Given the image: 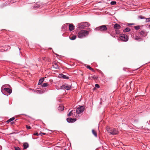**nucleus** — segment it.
<instances>
[{
  "label": "nucleus",
  "instance_id": "nucleus-26",
  "mask_svg": "<svg viewBox=\"0 0 150 150\" xmlns=\"http://www.w3.org/2000/svg\"><path fill=\"white\" fill-rule=\"evenodd\" d=\"M140 27L139 26H135L134 27V28L136 30L139 29L140 28Z\"/></svg>",
  "mask_w": 150,
  "mask_h": 150
},
{
  "label": "nucleus",
  "instance_id": "nucleus-17",
  "mask_svg": "<svg viewBox=\"0 0 150 150\" xmlns=\"http://www.w3.org/2000/svg\"><path fill=\"white\" fill-rule=\"evenodd\" d=\"M76 36L75 35H73L71 37H69L70 39L71 40H73L76 39Z\"/></svg>",
  "mask_w": 150,
  "mask_h": 150
},
{
  "label": "nucleus",
  "instance_id": "nucleus-33",
  "mask_svg": "<svg viewBox=\"0 0 150 150\" xmlns=\"http://www.w3.org/2000/svg\"><path fill=\"white\" fill-rule=\"evenodd\" d=\"M15 150H20V149L18 147H14Z\"/></svg>",
  "mask_w": 150,
  "mask_h": 150
},
{
  "label": "nucleus",
  "instance_id": "nucleus-11",
  "mask_svg": "<svg viewBox=\"0 0 150 150\" xmlns=\"http://www.w3.org/2000/svg\"><path fill=\"white\" fill-rule=\"evenodd\" d=\"M114 28L115 29H119L120 28V25L116 23L114 25Z\"/></svg>",
  "mask_w": 150,
  "mask_h": 150
},
{
  "label": "nucleus",
  "instance_id": "nucleus-3",
  "mask_svg": "<svg viewBox=\"0 0 150 150\" xmlns=\"http://www.w3.org/2000/svg\"><path fill=\"white\" fill-rule=\"evenodd\" d=\"M107 29V28L106 27V25H101L95 28L96 30L101 31H105Z\"/></svg>",
  "mask_w": 150,
  "mask_h": 150
},
{
  "label": "nucleus",
  "instance_id": "nucleus-22",
  "mask_svg": "<svg viewBox=\"0 0 150 150\" xmlns=\"http://www.w3.org/2000/svg\"><path fill=\"white\" fill-rule=\"evenodd\" d=\"M59 110H60L62 111L64 110V107L63 106L61 105L60 106L59 108Z\"/></svg>",
  "mask_w": 150,
  "mask_h": 150
},
{
  "label": "nucleus",
  "instance_id": "nucleus-43",
  "mask_svg": "<svg viewBox=\"0 0 150 150\" xmlns=\"http://www.w3.org/2000/svg\"><path fill=\"white\" fill-rule=\"evenodd\" d=\"M13 122H11V124H13Z\"/></svg>",
  "mask_w": 150,
  "mask_h": 150
},
{
  "label": "nucleus",
  "instance_id": "nucleus-30",
  "mask_svg": "<svg viewBox=\"0 0 150 150\" xmlns=\"http://www.w3.org/2000/svg\"><path fill=\"white\" fill-rule=\"evenodd\" d=\"M139 18H140V19H146V18L145 17H144V16H141V15L139 16Z\"/></svg>",
  "mask_w": 150,
  "mask_h": 150
},
{
  "label": "nucleus",
  "instance_id": "nucleus-40",
  "mask_svg": "<svg viewBox=\"0 0 150 150\" xmlns=\"http://www.w3.org/2000/svg\"><path fill=\"white\" fill-rule=\"evenodd\" d=\"M107 57H110V56H109V55H108Z\"/></svg>",
  "mask_w": 150,
  "mask_h": 150
},
{
  "label": "nucleus",
  "instance_id": "nucleus-34",
  "mask_svg": "<svg viewBox=\"0 0 150 150\" xmlns=\"http://www.w3.org/2000/svg\"><path fill=\"white\" fill-rule=\"evenodd\" d=\"M39 134L40 135H43L45 134L46 133H43V132H41V133H40Z\"/></svg>",
  "mask_w": 150,
  "mask_h": 150
},
{
  "label": "nucleus",
  "instance_id": "nucleus-20",
  "mask_svg": "<svg viewBox=\"0 0 150 150\" xmlns=\"http://www.w3.org/2000/svg\"><path fill=\"white\" fill-rule=\"evenodd\" d=\"M86 67L89 69L91 71H94V70L91 67L89 66V65H87L86 66Z\"/></svg>",
  "mask_w": 150,
  "mask_h": 150
},
{
  "label": "nucleus",
  "instance_id": "nucleus-28",
  "mask_svg": "<svg viewBox=\"0 0 150 150\" xmlns=\"http://www.w3.org/2000/svg\"><path fill=\"white\" fill-rule=\"evenodd\" d=\"M72 111V110L71 111H70L69 112V114L68 115V116L70 117V116H71L73 114Z\"/></svg>",
  "mask_w": 150,
  "mask_h": 150
},
{
  "label": "nucleus",
  "instance_id": "nucleus-8",
  "mask_svg": "<svg viewBox=\"0 0 150 150\" xmlns=\"http://www.w3.org/2000/svg\"><path fill=\"white\" fill-rule=\"evenodd\" d=\"M67 121L69 122H73L76 120V119H73L71 118H68L67 119Z\"/></svg>",
  "mask_w": 150,
  "mask_h": 150
},
{
  "label": "nucleus",
  "instance_id": "nucleus-39",
  "mask_svg": "<svg viewBox=\"0 0 150 150\" xmlns=\"http://www.w3.org/2000/svg\"><path fill=\"white\" fill-rule=\"evenodd\" d=\"M39 91L40 92V93H43V91H42L41 90H39Z\"/></svg>",
  "mask_w": 150,
  "mask_h": 150
},
{
  "label": "nucleus",
  "instance_id": "nucleus-44",
  "mask_svg": "<svg viewBox=\"0 0 150 150\" xmlns=\"http://www.w3.org/2000/svg\"><path fill=\"white\" fill-rule=\"evenodd\" d=\"M89 30L90 31H91V29H90L89 28Z\"/></svg>",
  "mask_w": 150,
  "mask_h": 150
},
{
  "label": "nucleus",
  "instance_id": "nucleus-1",
  "mask_svg": "<svg viewBox=\"0 0 150 150\" xmlns=\"http://www.w3.org/2000/svg\"><path fill=\"white\" fill-rule=\"evenodd\" d=\"M89 34V32L86 30H82L79 32L78 37L79 38H84L87 36Z\"/></svg>",
  "mask_w": 150,
  "mask_h": 150
},
{
  "label": "nucleus",
  "instance_id": "nucleus-32",
  "mask_svg": "<svg viewBox=\"0 0 150 150\" xmlns=\"http://www.w3.org/2000/svg\"><path fill=\"white\" fill-rule=\"evenodd\" d=\"M111 128H110L109 127H106V130L107 132L108 133V130H110Z\"/></svg>",
  "mask_w": 150,
  "mask_h": 150
},
{
  "label": "nucleus",
  "instance_id": "nucleus-4",
  "mask_svg": "<svg viewBox=\"0 0 150 150\" xmlns=\"http://www.w3.org/2000/svg\"><path fill=\"white\" fill-rule=\"evenodd\" d=\"M108 133L112 135H116L118 133V131L114 128H111L110 130H108Z\"/></svg>",
  "mask_w": 150,
  "mask_h": 150
},
{
  "label": "nucleus",
  "instance_id": "nucleus-38",
  "mask_svg": "<svg viewBox=\"0 0 150 150\" xmlns=\"http://www.w3.org/2000/svg\"><path fill=\"white\" fill-rule=\"evenodd\" d=\"M48 131H49V132H48V133H51V132H52V131H51L50 130H49V129H47V132Z\"/></svg>",
  "mask_w": 150,
  "mask_h": 150
},
{
  "label": "nucleus",
  "instance_id": "nucleus-41",
  "mask_svg": "<svg viewBox=\"0 0 150 150\" xmlns=\"http://www.w3.org/2000/svg\"><path fill=\"white\" fill-rule=\"evenodd\" d=\"M49 105H51V103H49Z\"/></svg>",
  "mask_w": 150,
  "mask_h": 150
},
{
  "label": "nucleus",
  "instance_id": "nucleus-15",
  "mask_svg": "<svg viewBox=\"0 0 150 150\" xmlns=\"http://www.w3.org/2000/svg\"><path fill=\"white\" fill-rule=\"evenodd\" d=\"M44 78L40 79L39 80L38 84L39 85L41 84L42 83V82L44 81Z\"/></svg>",
  "mask_w": 150,
  "mask_h": 150
},
{
  "label": "nucleus",
  "instance_id": "nucleus-36",
  "mask_svg": "<svg viewBox=\"0 0 150 150\" xmlns=\"http://www.w3.org/2000/svg\"><path fill=\"white\" fill-rule=\"evenodd\" d=\"M140 39L141 38H139V37H137L135 38V40H138Z\"/></svg>",
  "mask_w": 150,
  "mask_h": 150
},
{
  "label": "nucleus",
  "instance_id": "nucleus-45",
  "mask_svg": "<svg viewBox=\"0 0 150 150\" xmlns=\"http://www.w3.org/2000/svg\"><path fill=\"white\" fill-rule=\"evenodd\" d=\"M131 24V25H133V24L132 23V24Z\"/></svg>",
  "mask_w": 150,
  "mask_h": 150
},
{
  "label": "nucleus",
  "instance_id": "nucleus-25",
  "mask_svg": "<svg viewBox=\"0 0 150 150\" xmlns=\"http://www.w3.org/2000/svg\"><path fill=\"white\" fill-rule=\"evenodd\" d=\"M91 78L94 79H97V77L95 76H92Z\"/></svg>",
  "mask_w": 150,
  "mask_h": 150
},
{
  "label": "nucleus",
  "instance_id": "nucleus-10",
  "mask_svg": "<svg viewBox=\"0 0 150 150\" xmlns=\"http://www.w3.org/2000/svg\"><path fill=\"white\" fill-rule=\"evenodd\" d=\"M74 25L72 24H70L69 25V30L71 31L74 30Z\"/></svg>",
  "mask_w": 150,
  "mask_h": 150
},
{
  "label": "nucleus",
  "instance_id": "nucleus-5",
  "mask_svg": "<svg viewBox=\"0 0 150 150\" xmlns=\"http://www.w3.org/2000/svg\"><path fill=\"white\" fill-rule=\"evenodd\" d=\"M84 107L83 106H79L77 108L76 112L77 114L82 113L84 111Z\"/></svg>",
  "mask_w": 150,
  "mask_h": 150
},
{
  "label": "nucleus",
  "instance_id": "nucleus-14",
  "mask_svg": "<svg viewBox=\"0 0 150 150\" xmlns=\"http://www.w3.org/2000/svg\"><path fill=\"white\" fill-rule=\"evenodd\" d=\"M140 33L141 35L143 36H145L146 35V33L143 30L141 31Z\"/></svg>",
  "mask_w": 150,
  "mask_h": 150
},
{
  "label": "nucleus",
  "instance_id": "nucleus-29",
  "mask_svg": "<svg viewBox=\"0 0 150 150\" xmlns=\"http://www.w3.org/2000/svg\"><path fill=\"white\" fill-rule=\"evenodd\" d=\"M47 86V83H44L42 86V87H45Z\"/></svg>",
  "mask_w": 150,
  "mask_h": 150
},
{
  "label": "nucleus",
  "instance_id": "nucleus-12",
  "mask_svg": "<svg viewBox=\"0 0 150 150\" xmlns=\"http://www.w3.org/2000/svg\"><path fill=\"white\" fill-rule=\"evenodd\" d=\"M4 89L10 94L12 92V90L8 88H4Z\"/></svg>",
  "mask_w": 150,
  "mask_h": 150
},
{
  "label": "nucleus",
  "instance_id": "nucleus-7",
  "mask_svg": "<svg viewBox=\"0 0 150 150\" xmlns=\"http://www.w3.org/2000/svg\"><path fill=\"white\" fill-rule=\"evenodd\" d=\"M61 87L62 89H65L67 90H69L71 88V86L70 85H69L67 84H65L61 86Z\"/></svg>",
  "mask_w": 150,
  "mask_h": 150
},
{
  "label": "nucleus",
  "instance_id": "nucleus-42",
  "mask_svg": "<svg viewBox=\"0 0 150 150\" xmlns=\"http://www.w3.org/2000/svg\"><path fill=\"white\" fill-rule=\"evenodd\" d=\"M149 27L150 28V25H149Z\"/></svg>",
  "mask_w": 150,
  "mask_h": 150
},
{
  "label": "nucleus",
  "instance_id": "nucleus-21",
  "mask_svg": "<svg viewBox=\"0 0 150 150\" xmlns=\"http://www.w3.org/2000/svg\"><path fill=\"white\" fill-rule=\"evenodd\" d=\"M130 30V29L128 28H127L124 30V32H129Z\"/></svg>",
  "mask_w": 150,
  "mask_h": 150
},
{
  "label": "nucleus",
  "instance_id": "nucleus-2",
  "mask_svg": "<svg viewBox=\"0 0 150 150\" xmlns=\"http://www.w3.org/2000/svg\"><path fill=\"white\" fill-rule=\"evenodd\" d=\"M90 25V24L87 22H82L79 24L78 26L79 28L85 29L86 27H88Z\"/></svg>",
  "mask_w": 150,
  "mask_h": 150
},
{
  "label": "nucleus",
  "instance_id": "nucleus-35",
  "mask_svg": "<svg viewBox=\"0 0 150 150\" xmlns=\"http://www.w3.org/2000/svg\"><path fill=\"white\" fill-rule=\"evenodd\" d=\"M95 86L96 87H97V88H99L100 87L99 85L98 84H95Z\"/></svg>",
  "mask_w": 150,
  "mask_h": 150
},
{
  "label": "nucleus",
  "instance_id": "nucleus-16",
  "mask_svg": "<svg viewBox=\"0 0 150 150\" xmlns=\"http://www.w3.org/2000/svg\"><path fill=\"white\" fill-rule=\"evenodd\" d=\"M92 132L96 137H97V132L94 129L92 130Z\"/></svg>",
  "mask_w": 150,
  "mask_h": 150
},
{
  "label": "nucleus",
  "instance_id": "nucleus-13",
  "mask_svg": "<svg viewBox=\"0 0 150 150\" xmlns=\"http://www.w3.org/2000/svg\"><path fill=\"white\" fill-rule=\"evenodd\" d=\"M23 146L24 147V149H25L28 147V144L26 142L23 145Z\"/></svg>",
  "mask_w": 150,
  "mask_h": 150
},
{
  "label": "nucleus",
  "instance_id": "nucleus-18",
  "mask_svg": "<svg viewBox=\"0 0 150 150\" xmlns=\"http://www.w3.org/2000/svg\"><path fill=\"white\" fill-rule=\"evenodd\" d=\"M15 118L14 117H12L10 119H9L8 120H7V121L6 122L9 123V122H11V121L15 119Z\"/></svg>",
  "mask_w": 150,
  "mask_h": 150
},
{
  "label": "nucleus",
  "instance_id": "nucleus-27",
  "mask_svg": "<svg viewBox=\"0 0 150 150\" xmlns=\"http://www.w3.org/2000/svg\"><path fill=\"white\" fill-rule=\"evenodd\" d=\"M116 3V2L115 1H112L110 3L112 5L115 4Z\"/></svg>",
  "mask_w": 150,
  "mask_h": 150
},
{
  "label": "nucleus",
  "instance_id": "nucleus-23",
  "mask_svg": "<svg viewBox=\"0 0 150 150\" xmlns=\"http://www.w3.org/2000/svg\"><path fill=\"white\" fill-rule=\"evenodd\" d=\"M34 7L35 8H40V6L39 4H35Z\"/></svg>",
  "mask_w": 150,
  "mask_h": 150
},
{
  "label": "nucleus",
  "instance_id": "nucleus-9",
  "mask_svg": "<svg viewBox=\"0 0 150 150\" xmlns=\"http://www.w3.org/2000/svg\"><path fill=\"white\" fill-rule=\"evenodd\" d=\"M52 66L55 69H58L59 66L55 62H53V63Z\"/></svg>",
  "mask_w": 150,
  "mask_h": 150
},
{
  "label": "nucleus",
  "instance_id": "nucleus-46",
  "mask_svg": "<svg viewBox=\"0 0 150 150\" xmlns=\"http://www.w3.org/2000/svg\"><path fill=\"white\" fill-rule=\"evenodd\" d=\"M64 150H67L66 149H65Z\"/></svg>",
  "mask_w": 150,
  "mask_h": 150
},
{
  "label": "nucleus",
  "instance_id": "nucleus-19",
  "mask_svg": "<svg viewBox=\"0 0 150 150\" xmlns=\"http://www.w3.org/2000/svg\"><path fill=\"white\" fill-rule=\"evenodd\" d=\"M60 76L64 79H69V77L65 75H64L63 74H60Z\"/></svg>",
  "mask_w": 150,
  "mask_h": 150
},
{
  "label": "nucleus",
  "instance_id": "nucleus-37",
  "mask_svg": "<svg viewBox=\"0 0 150 150\" xmlns=\"http://www.w3.org/2000/svg\"><path fill=\"white\" fill-rule=\"evenodd\" d=\"M33 135H34L38 136L39 135V134L38 133H35L33 134Z\"/></svg>",
  "mask_w": 150,
  "mask_h": 150
},
{
  "label": "nucleus",
  "instance_id": "nucleus-24",
  "mask_svg": "<svg viewBox=\"0 0 150 150\" xmlns=\"http://www.w3.org/2000/svg\"><path fill=\"white\" fill-rule=\"evenodd\" d=\"M146 23L150 22V18H146Z\"/></svg>",
  "mask_w": 150,
  "mask_h": 150
},
{
  "label": "nucleus",
  "instance_id": "nucleus-6",
  "mask_svg": "<svg viewBox=\"0 0 150 150\" xmlns=\"http://www.w3.org/2000/svg\"><path fill=\"white\" fill-rule=\"evenodd\" d=\"M120 38L122 40L124 41H127L128 40V38L127 36L124 34H121L120 36Z\"/></svg>",
  "mask_w": 150,
  "mask_h": 150
},
{
  "label": "nucleus",
  "instance_id": "nucleus-31",
  "mask_svg": "<svg viewBox=\"0 0 150 150\" xmlns=\"http://www.w3.org/2000/svg\"><path fill=\"white\" fill-rule=\"evenodd\" d=\"M26 128L28 129H31V127H30V126H28V125H26Z\"/></svg>",
  "mask_w": 150,
  "mask_h": 150
}]
</instances>
